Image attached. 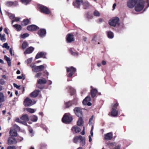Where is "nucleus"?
Masks as SVG:
<instances>
[{"mask_svg": "<svg viewBox=\"0 0 149 149\" xmlns=\"http://www.w3.org/2000/svg\"><path fill=\"white\" fill-rule=\"evenodd\" d=\"M5 84V81L3 79H0V84L1 85H4Z\"/></svg>", "mask_w": 149, "mask_h": 149, "instance_id": "obj_48", "label": "nucleus"}, {"mask_svg": "<svg viewBox=\"0 0 149 149\" xmlns=\"http://www.w3.org/2000/svg\"><path fill=\"white\" fill-rule=\"evenodd\" d=\"M4 58L5 60L7 61L8 66L9 67L11 65V62L10 58L6 55L4 56Z\"/></svg>", "mask_w": 149, "mask_h": 149, "instance_id": "obj_29", "label": "nucleus"}, {"mask_svg": "<svg viewBox=\"0 0 149 149\" xmlns=\"http://www.w3.org/2000/svg\"><path fill=\"white\" fill-rule=\"evenodd\" d=\"M13 127L15 129V130L17 131H19L20 130V127L17 125L15 124L14 125Z\"/></svg>", "mask_w": 149, "mask_h": 149, "instance_id": "obj_45", "label": "nucleus"}, {"mask_svg": "<svg viewBox=\"0 0 149 149\" xmlns=\"http://www.w3.org/2000/svg\"><path fill=\"white\" fill-rule=\"evenodd\" d=\"M91 100V97L89 96H87L83 100V103L85 105H87L88 106H90L91 105V103L90 102Z\"/></svg>", "mask_w": 149, "mask_h": 149, "instance_id": "obj_12", "label": "nucleus"}, {"mask_svg": "<svg viewBox=\"0 0 149 149\" xmlns=\"http://www.w3.org/2000/svg\"><path fill=\"white\" fill-rule=\"evenodd\" d=\"M107 34L108 37L109 38H112L114 37L113 34L111 31H109L107 32Z\"/></svg>", "mask_w": 149, "mask_h": 149, "instance_id": "obj_34", "label": "nucleus"}, {"mask_svg": "<svg viewBox=\"0 0 149 149\" xmlns=\"http://www.w3.org/2000/svg\"><path fill=\"white\" fill-rule=\"evenodd\" d=\"M8 145H13L16 144L17 141L15 138L10 137L8 139Z\"/></svg>", "mask_w": 149, "mask_h": 149, "instance_id": "obj_13", "label": "nucleus"}, {"mask_svg": "<svg viewBox=\"0 0 149 149\" xmlns=\"http://www.w3.org/2000/svg\"><path fill=\"white\" fill-rule=\"evenodd\" d=\"M118 105L117 103H116L113 105L112 108V111L111 112V115L113 116H116L118 113V111L116 110Z\"/></svg>", "mask_w": 149, "mask_h": 149, "instance_id": "obj_9", "label": "nucleus"}, {"mask_svg": "<svg viewBox=\"0 0 149 149\" xmlns=\"http://www.w3.org/2000/svg\"><path fill=\"white\" fill-rule=\"evenodd\" d=\"M13 27L16 29L18 31H20L22 29V27L21 25L17 24H16L13 25Z\"/></svg>", "mask_w": 149, "mask_h": 149, "instance_id": "obj_30", "label": "nucleus"}, {"mask_svg": "<svg viewBox=\"0 0 149 149\" xmlns=\"http://www.w3.org/2000/svg\"><path fill=\"white\" fill-rule=\"evenodd\" d=\"M93 116H92V117L90 118V119L89 120V124H91V123H92L91 122L93 120Z\"/></svg>", "mask_w": 149, "mask_h": 149, "instance_id": "obj_57", "label": "nucleus"}, {"mask_svg": "<svg viewBox=\"0 0 149 149\" xmlns=\"http://www.w3.org/2000/svg\"><path fill=\"white\" fill-rule=\"evenodd\" d=\"M42 73L41 72L38 73L36 74L35 76V78H38L42 75Z\"/></svg>", "mask_w": 149, "mask_h": 149, "instance_id": "obj_46", "label": "nucleus"}, {"mask_svg": "<svg viewBox=\"0 0 149 149\" xmlns=\"http://www.w3.org/2000/svg\"><path fill=\"white\" fill-rule=\"evenodd\" d=\"M81 143V145L84 146L85 144V139L84 137H83L81 135L79 136L75 137L73 139V141L76 143H79V141Z\"/></svg>", "mask_w": 149, "mask_h": 149, "instance_id": "obj_3", "label": "nucleus"}, {"mask_svg": "<svg viewBox=\"0 0 149 149\" xmlns=\"http://www.w3.org/2000/svg\"><path fill=\"white\" fill-rule=\"evenodd\" d=\"M9 133L10 135L13 136H16L17 134V131L15 129H11Z\"/></svg>", "mask_w": 149, "mask_h": 149, "instance_id": "obj_24", "label": "nucleus"}, {"mask_svg": "<svg viewBox=\"0 0 149 149\" xmlns=\"http://www.w3.org/2000/svg\"><path fill=\"white\" fill-rule=\"evenodd\" d=\"M70 52L71 54L73 56H76L78 55V53L75 52V50L74 48H70Z\"/></svg>", "mask_w": 149, "mask_h": 149, "instance_id": "obj_28", "label": "nucleus"}, {"mask_svg": "<svg viewBox=\"0 0 149 149\" xmlns=\"http://www.w3.org/2000/svg\"><path fill=\"white\" fill-rule=\"evenodd\" d=\"M102 64L103 65H105L106 64V62L105 61L103 60L102 61Z\"/></svg>", "mask_w": 149, "mask_h": 149, "instance_id": "obj_62", "label": "nucleus"}, {"mask_svg": "<svg viewBox=\"0 0 149 149\" xmlns=\"http://www.w3.org/2000/svg\"><path fill=\"white\" fill-rule=\"evenodd\" d=\"M20 0L21 1L22 3L25 5H27L31 1V0Z\"/></svg>", "mask_w": 149, "mask_h": 149, "instance_id": "obj_40", "label": "nucleus"}, {"mask_svg": "<svg viewBox=\"0 0 149 149\" xmlns=\"http://www.w3.org/2000/svg\"><path fill=\"white\" fill-rule=\"evenodd\" d=\"M38 29V27L35 25H29L27 27L28 30L32 31H36Z\"/></svg>", "mask_w": 149, "mask_h": 149, "instance_id": "obj_16", "label": "nucleus"}, {"mask_svg": "<svg viewBox=\"0 0 149 149\" xmlns=\"http://www.w3.org/2000/svg\"><path fill=\"white\" fill-rule=\"evenodd\" d=\"M40 84H39L37 85V86L38 88L40 89H42L43 88V87L41 86H40Z\"/></svg>", "mask_w": 149, "mask_h": 149, "instance_id": "obj_64", "label": "nucleus"}, {"mask_svg": "<svg viewBox=\"0 0 149 149\" xmlns=\"http://www.w3.org/2000/svg\"><path fill=\"white\" fill-rule=\"evenodd\" d=\"M66 68L67 72H70L68 76L69 77H71L76 71V68L73 67H71L70 68L66 67Z\"/></svg>", "mask_w": 149, "mask_h": 149, "instance_id": "obj_10", "label": "nucleus"}, {"mask_svg": "<svg viewBox=\"0 0 149 149\" xmlns=\"http://www.w3.org/2000/svg\"><path fill=\"white\" fill-rule=\"evenodd\" d=\"M137 0H128L127 2V6L128 8H132L135 6Z\"/></svg>", "mask_w": 149, "mask_h": 149, "instance_id": "obj_8", "label": "nucleus"}, {"mask_svg": "<svg viewBox=\"0 0 149 149\" xmlns=\"http://www.w3.org/2000/svg\"><path fill=\"white\" fill-rule=\"evenodd\" d=\"M113 137V134L111 132H109L104 135V139L106 140L111 139Z\"/></svg>", "mask_w": 149, "mask_h": 149, "instance_id": "obj_18", "label": "nucleus"}, {"mask_svg": "<svg viewBox=\"0 0 149 149\" xmlns=\"http://www.w3.org/2000/svg\"><path fill=\"white\" fill-rule=\"evenodd\" d=\"M0 40L3 42H5L6 41V36L5 34L2 35L0 33Z\"/></svg>", "mask_w": 149, "mask_h": 149, "instance_id": "obj_37", "label": "nucleus"}, {"mask_svg": "<svg viewBox=\"0 0 149 149\" xmlns=\"http://www.w3.org/2000/svg\"><path fill=\"white\" fill-rule=\"evenodd\" d=\"M30 119L33 122H36L38 119V118L37 116L33 115L31 116L30 117Z\"/></svg>", "mask_w": 149, "mask_h": 149, "instance_id": "obj_31", "label": "nucleus"}, {"mask_svg": "<svg viewBox=\"0 0 149 149\" xmlns=\"http://www.w3.org/2000/svg\"><path fill=\"white\" fill-rule=\"evenodd\" d=\"M91 95L92 97L93 98H94L97 92V91L96 89L93 88L92 86H91Z\"/></svg>", "mask_w": 149, "mask_h": 149, "instance_id": "obj_19", "label": "nucleus"}, {"mask_svg": "<svg viewBox=\"0 0 149 149\" xmlns=\"http://www.w3.org/2000/svg\"><path fill=\"white\" fill-rule=\"evenodd\" d=\"M67 89H68L69 90V92L70 93L71 95H72L75 92V90L71 86H68Z\"/></svg>", "mask_w": 149, "mask_h": 149, "instance_id": "obj_27", "label": "nucleus"}, {"mask_svg": "<svg viewBox=\"0 0 149 149\" xmlns=\"http://www.w3.org/2000/svg\"><path fill=\"white\" fill-rule=\"evenodd\" d=\"M13 2L12 1H8L6 3V5L8 7H10L13 6Z\"/></svg>", "mask_w": 149, "mask_h": 149, "instance_id": "obj_41", "label": "nucleus"}, {"mask_svg": "<svg viewBox=\"0 0 149 149\" xmlns=\"http://www.w3.org/2000/svg\"><path fill=\"white\" fill-rule=\"evenodd\" d=\"M120 145H117L116 146L115 148H114L113 149H120Z\"/></svg>", "mask_w": 149, "mask_h": 149, "instance_id": "obj_58", "label": "nucleus"}, {"mask_svg": "<svg viewBox=\"0 0 149 149\" xmlns=\"http://www.w3.org/2000/svg\"><path fill=\"white\" fill-rule=\"evenodd\" d=\"M9 17L10 19H13L15 18V15L14 14H11L9 15Z\"/></svg>", "mask_w": 149, "mask_h": 149, "instance_id": "obj_50", "label": "nucleus"}, {"mask_svg": "<svg viewBox=\"0 0 149 149\" xmlns=\"http://www.w3.org/2000/svg\"><path fill=\"white\" fill-rule=\"evenodd\" d=\"M4 101V96L2 93H0V103Z\"/></svg>", "mask_w": 149, "mask_h": 149, "instance_id": "obj_35", "label": "nucleus"}, {"mask_svg": "<svg viewBox=\"0 0 149 149\" xmlns=\"http://www.w3.org/2000/svg\"><path fill=\"white\" fill-rule=\"evenodd\" d=\"M7 149H16L15 146H8Z\"/></svg>", "mask_w": 149, "mask_h": 149, "instance_id": "obj_51", "label": "nucleus"}, {"mask_svg": "<svg viewBox=\"0 0 149 149\" xmlns=\"http://www.w3.org/2000/svg\"><path fill=\"white\" fill-rule=\"evenodd\" d=\"M82 3L83 0H76V2L73 3V5L75 7L79 8Z\"/></svg>", "mask_w": 149, "mask_h": 149, "instance_id": "obj_17", "label": "nucleus"}, {"mask_svg": "<svg viewBox=\"0 0 149 149\" xmlns=\"http://www.w3.org/2000/svg\"><path fill=\"white\" fill-rule=\"evenodd\" d=\"M15 121L17 122L22 123L23 124V123L20 121V119L19 118H17L16 119Z\"/></svg>", "mask_w": 149, "mask_h": 149, "instance_id": "obj_52", "label": "nucleus"}, {"mask_svg": "<svg viewBox=\"0 0 149 149\" xmlns=\"http://www.w3.org/2000/svg\"><path fill=\"white\" fill-rule=\"evenodd\" d=\"M74 111L75 114L78 117H81L82 116V111L80 108L79 107H75L74 109Z\"/></svg>", "mask_w": 149, "mask_h": 149, "instance_id": "obj_7", "label": "nucleus"}, {"mask_svg": "<svg viewBox=\"0 0 149 149\" xmlns=\"http://www.w3.org/2000/svg\"><path fill=\"white\" fill-rule=\"evenodd\" d=\"M36 102L32 101L29 98L25 99L24 102V104L25 106H30L35 104Z\"/></svg>", "mask_w": 149, "mask_h": 149, "instance_id": "obj_6", "label": "nucleus"}, {"mask_svg": "<svg viewBox=\"0 0 149 149\" xmlns=\"http://www.w3.org/2000/svg\"><path fill=\"white\" fill-rule=\"evenodd\" d=\"M47 81L44 78H42L38 80V84H44L46 83Z\"/></svg>", "mask_w": 149, "mask_h": 149, "instance_id": "obj_23", "label": "nucleus"}, {"mask_svg": "<svg viewBox=\"0 0 149 149\" xmlns=\"http://www.w3.org/2000/svg\"><path fill=\"white\" fill-rule=\"evenodd\" d=\"M23 139L22 137L19 136L18 137L17 140L19 141H22Z\"/></svg>", "mask_w": 149, "mask_h": 149, "instance_id": "obj_56", "label": "nucleus"}, {"mask_svg": "<svg viewBox=\"0 0 149 149\" xmlns=\"http://www.w3.org/2000/svg\"><path fill=\"white\" fill-rule=\"evenodd\" d=\"M97 38V36L95 35H94V37L92 39V41H95L96 40V38Z\"/></svg>", "mask_w": 149, "mask_h": 149, "instance_id": "obj_59", "label": "nucleus"}, {"mask_svg": "<svg viewBox=\"0 0 149 149\" xmlns=\"http://www.w3.org/2000/svg\"><path fill=\"white\" fill-rule=\"evenodd\" d=\"M26 110L28 112L33 113L35 112V111L34 109H31V108H27L26 109Z\"/></svg>", "mask_w": 149, "mask_h": 149, "instance_id": "obj_38", "label": "nucleus"}, {"mask_svg": "<svg viewBox=\"0 0 149 149\" xmlns=\"http://www.w3.org/2000/svg\"><path fill=\"white\" fill-rule=\"evenodd\" d=\"M29 23V20L27 19H24L22 23V25L24 26L27 25H28Z\"/></svg>", "mask_w": 149, "mask_h": 149, "instance_id": "obj_33", "label": "nucleus"}, {"mask_svg": "<svg viewBox=\"0 0 149 149\" xmlns=\"http://www.w3.org/2000/svg\"><path fill=\"white\" fill-rule=\"evenodd\" d=\"M21 119L24 121V122L23 124L25 125L26 124V122L28 121L29 120L28 116L27 114L23 115L21 117Z\"/></svg>", "mask_w": 149, "mask_h": 149, "instance_id": "obj_20", "label": "nucleus"}, {"mask_svg": "<svg viewBox=\"0 0 149 149\" xmlns=\"http://www.w3.org/2000/svg\"><path fill=\"white\" fill-rule=\"evenodd\" d=\"M30 67L32 68V71L35 72L41 71L45 68L44 66L43 65L37 66L34 65V64H31Z\"/></svg>", "mask_w": 149, "mask_h": 149, "instance_id": "obj_4", "label": "nucleus"}, {"mask_svg": "<svg viewBox=\"0 0 149 149\" xmlns=\"http://www.w3.org/2000/svg\"><path fill=\"white\" fill-rule=\"evenodd\" d=\"M13 86L15 87L16 88L18 89H20V86L17 85L16 84L13 83Z\"/></svg>", "mask_w": 149, "mask_h": 149, "instance_id": "obj_49", "label": "nucleus"}, {"mask_svg": "<svg viewBox=\"0 0 149 149\" xmlns=\"http://www.w3.org/2000/svg\"><path fill=\"white\" fill-rule=\"evenodd\" d=\"M14 19V20L15 22L18 21L20 19V18L17 17H15Z\"/></svg>", "mask_w": 149, "mask_h": 149, "instance_id": "obj_55", "label": "nucleus"}, {"mask_svg": "<svg viewBox=\"0 0 149 149\" xmlns=\"http://www.w3.org/2000/svg\"><path fill=\"white\" fill-rule=\"evenodd\" d=\"M119 19L118 17H114L112 18L109 21V24L110 25L113 26H115L119 25Z\"/></svg>", "mask_w": 149, "mask_h": 149, "instance_id": "obj_5", "label": "nucleus"}, {"mask_svg": "<svg viewBox=\"0 0 149 149\" xmlns=\"http://www.w3.org/2000/svg\"><path fill=\"white\" fill-rule=\"evenodd\" d=\"M72 117L69 113L65 114L62 119L63 123H69L72 120Z\"/></svg>", "mask_w": 149, "mask_h": 149, "instance_id": "obj_2", "label": "nucleus"}, {"mask_svg": "<svg viewBox=\"0 0 149 149\" xmlns=\"http://www.w3.org/2000/svg\"><path fill=\"white\" fill-rule=\"evenodd\" d=\"M13 6H16L18 5V3L17 1H15L14 2H13Z\"/></svg>", "mask_w": 149, "mask_h": 149, "instance_id": "obj_54", "label": "nucleus"}, {"mask_svg": "<svg viewBox=\"0 0 149 149\" xmlns=\"http://www.w3.org/2000/svg\"><path fill=\"white\" fill-rule=\"evenodd\" d=\"M29 36V34L27 33H25L23 34L22 36V38H26L28 37Z\"/></svg>", "mask_w": 149, "mask_h": 149, "instance_id": "obj_47", "label": "nucleus"}, {"mask_svg": "<svg viewBox=\"0 0 149 149\" xmlns=\"http://www.w3.org/2000/svg\"><path fill=\"white\" fill-rule=\"evenodd\" d=\"M94 15L96 16L99 17L100 15V14L99 11L97 10H95L94 12Z\"/></svg>", "mask_w": 149, "mask_h": 149, "instance_id": "obj_43", "label": "nucleus"}, {"mask_svg": "<svg viewBox=\"0 0 149 149\" xmlns=\"http://www.w3.org/2000/svg\"><path fill=\"white\" fill-rule=\"evenodd\" d=\"M46 33V31L44 29H40L38 32V34L39 36L41 37H45Z\"/></svg>", "mask_w": 149, "mask_h": 149, "instance_id": "obj_15", "label": "nucleus"}, {"mask_svg": "<svg viewBox=\"0 0 149 149\" xmlns=\"http://www.w3.org/2000/svg\"><path fill=\"white\" fill-rule=\"evenodd\" d=\"M145 1L144 0H137L134 9L136 11H140L143 9L144 6Z\"/></svg>", "mask_w": 149, "mask_h": 149, "instance_id": "obj_1", "label": "nucleus"}, {"mask_svg": "<svg viewBox=\"0 0 149 149\" xmlns=\"http://www.w3.org/2000/svg\"><path fill=\"white\" fill-rule=\"evenodd\" d=\"M46 55V53L43 52H38L36 56V59H38L40 57L45 56Z\"/></svg>", "mask_w": 149, "mask_h": 149, "instance_id": "obj_22", "label": "nucleus"}, {"mask_svg": "<svg viewBox=\"0 0 149 149\" xmlns=\"http://www.w3.org/2000/svg\"><path fill=\"white\" fill-rule=\"evenodd\" d=\"M28 45V43L26 42H24L22 46V48L23 49H25Z\"/></svg>", "mask_w": 149, "mask_h": 149, "instance_id": "obj_39", "label": "nucleus"}, {"mask_svg": "<svg viewBox=\"0 0 149 149\" xmlns=\"http://www.w3.org/2000/svg\"><path fill=\"white\" fill-rule=\"evenodd\" d=\"M33 58H28L27 60L25 61V63H29L31 62Z\"/></svg>", "mask_w": 149, "mask_h": 149, "instance_id": "obj_44", "label": "nucleus"}, {"mask_svg": "<svg viewBox=\"0 0 149 149\" xmlns=\"http://www.w3.org/2000/svg\"><path fill=\"white\" fill-rule=\"evenodd\" d=\"M10 52L11 56L13 55H14V54H13L12 53V48L10 49Z\"/></svg>", "mask_w": 149, "mask_h": 149, "instance_id": "obj_60", "label": "nucleus"}, {"mask_svg": "<svg viewBox=\"0 0 149 149\" xmlns=\"http://www.w3.org/2000/svg\"><path fill=\"white\" fill-rule=\"evenodd\" d=\"M73 103L72 102V101H70L68 102L65 103V105L66 108H68L73 104Z\"/></svg>", "mask_w": 149, "mask_h": 149, "instance_id": "obj_36", "label": "nucleus"}, {"mask_svg": "<svg viewBox=\"0 0 149 149\" xmlns=\"http://www.w3.org/2000/svg\"><path fill=\"white\" fill-rule=\"evenodd\" d=\"M74 40V36L71 34H68L66 37V41L68 42H70Z\"/></svg>", "mask_w": 149, "mask_h": 149, "instance_id": "obj_14", "label": "nucleus"}, {"mask_svg": "<svg viewBox=\"0 0 149 149\" xmlns=\"http://www.w3.org/2000/svg\"><path fill=\"white\" fill-rule=\"evenodd\" d=\"M29 131L30 133L31 134V136H33V130L32 129L29 128Z\"/></svg>", "mask_w": 149, "mask_h": 149, "instance_id": "obj_53", "label": "nucleus"}, {"mask_svg": "<svg viewBox=\"0 0 149 149\" xmlns=\"http://www.w3.org/2000/svg\"><path fill=\"white\" fill-rule=\"evenodd\" d=\"M39 92L40 91L39 90H35L31 93L30 96L33 97H36L38 95Z\"/></svg>", "mask_w": 149, "mask_h": 149, "instance_id": "obj_21", "label": "nucleus"}, {"mask_svg": "<svg viewBox=\"0 0 149 149\" xmlns=\"http://www.w3.org/2000/svg\"><path fill=\"white\" fill-rule=\"evenodd\" d=\"M4 32L6 33L7 35L8 34V31L7 30V29L6 28H5L4 29Z\"/></svg>", "mask_w": 149, "mask_h": 149, "instance_id": "obj_61", "label": "nucleus"}, {"mask_svg": "<svg viewBox=\"0 0 149 149\" xmlns=\"http://www.w3.org/2000/svg\"><path fill=\"white\" fill-rule=\"evenodd\" d=\"M2 46L3 47L7 49H9L10 48V46L8 45L7 43H4Z\"/></svg>", "mask_w": 149, "mask_h": 149, "instance_id": "obj_42", "label": "nucleus"}, {"mask_svg": "<svg viewBox=\"0 0 149 149\" xmlns=\"http://www.w3.org/2000/svg\"><path fill=\"white\" fill-rule=\"evenodd\" d=\"M72 131H74L76 133H77L79 132L81 130L80 128L76 126H73L72 128Z\"/></svg>", "mask_w": 149, "mask_h": 149, "instance_id": "obj_26", "label": "nucleus"}, {"mask_svg": "<svg viewBox=\"0 0 149 149\" xmlns=\"http://www.w3.org/2000/svg\"><path fill=\"white\" fill-rule=\"evenodd\" d=\"M77 125L79 126H82L83 124V121L82 117H79V119L77 122Z\"/></svg>", "mask_w": 149, "mask_h": 149, "instance_id": "obj_32", "label": "nucleus"}, {"mask_svg": "<svg viewBox=\"0 0 149 149\" xmlns=\"http://www.w3.org/2000/svg\"><path fill=\"white\" fill-rule=\"evenodd\" d=\"M40 8L42 12L46 14H49L50 13V11L48 8L45 6H40Z\"/></svg>", "mask_w": 149, "mask_h": 149, "instance_id": "obj_11", "label": "nucleus"}, {"mask_svg": "<svg viewBox=\"0 0 149 149\" xmlns=\"http://www.w3.org/2000/svg\"><path fill=\"white\" fill-rule=\"evenodd\" d=\"M116 3H114V4H113V10H114L115 9V7H116Z\"/></svg>", "mask_w": 149, "mask_h": 149, "instance_id": "obj_63", "label": "nucleus"}, {"mask_svg": "<svg viewBox=\"0 0 149 149\" xmlns=\"http://www.w3.org/2000/svg\"><path fill=\"white\" fill-rule=\"evenodd\" d=\"M34 49V48L33 47H30L26 49V50L24 52V54H30L33 52Z\"/></svg>", "mask_w": 149, "mask_h": 149, "instance_id": "obj_25", "label": "nucleus"}]
</instances>
